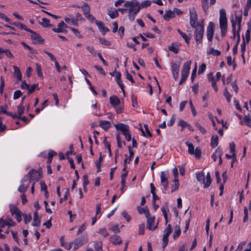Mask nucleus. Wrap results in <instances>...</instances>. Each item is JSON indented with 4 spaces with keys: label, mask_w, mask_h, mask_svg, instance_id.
Instances as JSON below:
<instances>
[{
    "label": "nucleus",
    "mask_w": 251,
    "mask_h": 251,
    "mask_svg": "<svg viewBox=\"0 0 251 251\" xmlns=\"http://www.w3.org/2000/svg\"><path fill=\"white\" fill-rule=\"evenodd\" d=\"M125 7L128 8V18L130 21H134L136 15L140 10V2L137 0L126 1L124 4Z\"/></svg>",
    "instance_id": "nucleus-1"
},
{
    "label": "nucleus",
    "mask_w": 251,
    "mask_h": 251,
    "mask_svg": "<svg viewBox=\"0 0 251 251\" xmlns=\"http://www.w3.org/2000/svg\"><path fill=\"white\" fill-rule=\"evenodd\" d=\"M219 24L221 36L224 37L226 36L227 30V19L226 11L223 8L220 10Z\"/></svg>",
    "instance_id": "nucleus-2"
},
{
    "label": "nucleus",
    "mask_w": 251,
    "mask_h": 251,
    "mask_svg": "<svg viewBox=\"0 0 251 251\" xmlns=\"http://www.w3.org/2000/svg\"><path fill=\"white\" fill-rule=\"evenodd\" d=\"M191 64V61H187L183 64L181 72V77L180 81L179 83V85L181 84L183 82H185L187 79L189 74Z\"/></svg>",
    "instance_id": "nucleus-3"
},
{
    "label": "nucleus",
    "mask_w": 251,
    "mask_h": 251,
    "mask_svg": "<svg viewBox=\"0 0 251 251\" xmlns=\"http://www.w3.org/2000/svg\"><path fill=\"white\" fill-rule=\"evenodd\" d=\"M41 177V174L38 171L33 169L30 171L28 174L24 176V178L28 182L29 181V179H30L33 181V182H35V183L38 181Z\"/></svg>",
    "instance_id": "nucleus-4"
},
{
    "label": "nucleus",
    "mask_w": 251,
    "mask_h": 251,
    "mask_svg": "<svg viewBox=\"0 0 251 251\" xmlns=\"http://www.w3.org/2000/svg\"><path fill=\"white\" fill-rule=\"evenodd\" d=\"M190 14V24L193 28H196L201 25L198 23V16L194 8L189 9Z\"/></svg>",
    "instance_id": "nucleus-5"
},
{
    "label": "nucleus",
    "mask_w": 251,
    "mask_h": 251,
    "mask_svg": "<svg viewBox=\"0 0 251 251\" xmlns=\"http://www.w3.org/2000/svg\"><path fill=\"white\" fill-rule=\"evenodd\" d=\"M185 144L188 147V151L189 154L194 155L195 157L197 159H199L201 157V151L199 148L197 147L195 150L193 145L188 141H186Z\"/></svg>",
    "instance_id": "nucleus-6"
},
{
    "label": "nucleus",
    "mask_w": 251,
    "mask_h": 251,
    "mask_svg": "<svg viewBox=\"0 0 251 251\" xmlns=\"http://www.w3.org/2000/svg\"><path fill=\"white\" fill-rule=\"evenodd\" d=\"M195 38L197 44H200L202 42L204 32V27L203 25H200L197 27L195 28Z\"/></svg>",
    "instance_id": "nucleus-7"
},
{
    "label": "nucleus",
    "mask_w": 251,
    "mask_h": 251,
    "mask_svg": "<svg viewBox=\"0 0 251 251\" xmlns=\"http://www.w3.org/2000/svg\"><path fill=\"white\" fill-rule=\"evenodd\" d=\"M169 174L168 172H161L160 174L161 182L165 190H166L169 185L168 178Z\"/></svg>",
    "instance_id": "nucleus-8"
},
{
    "label": "nucleus",
    "mask_w": 251,
    "mask_h": 251,
    "mask_svg": "<svg viewBox=\"0 0 251 251\" xmlns=\"http://www.w3.org/2000/svg\"><path fill=\"white\" fill-rule=\"evenodd\" d=\"M223 154V152L222 150L220 147L218 148L212 154L211 157L213 159V161L216 162L218 158H219V165H221L222 164V155Z\"/></svg>",
    "instance_id": "nucleus-9"
},
{
    "label": "nucleus",
    "mask_w": 251,
    "mask_h": 251,
    "mask_svg": "<svg viewBox=\"0 0 251 251\" xmlns=\"http://www.w3.org/2000/svg\"><path fill=\"white\" fill-rule=\"evenodd\" d=\"M215 24L213 22H210L207 28L206 34L207 39L209 41H211L213 38Z\"/></svg>",
    "instance_id": "nucleus-10"
},
{
    "label": "nucleus",
    "mask_w": 251,
    "mask_h": 251,
    "mask_svg": "<svg viewBox=\"0 0 251 251\" xmlns=\"http://www.w3.org/2000/svg\"><path fill=\"white\" fill-rule=\"evenodd\" d=\"M66 28H68V25L63 21H62L58 24L57 27L53 28L52 30L56 33H64L67 32Z\"/></svg>",
    "instance_id": "nucleus-11"
},
{
    "label": "nucleus",
    "mask_w": 251,
    "mask_h": 251,
    "mask_svg": "<svg viewBox=\"0 0 251 251\" xmlns=\"http://www.w3.org/2000/svg\"><path fill=\"white\" fill-rule=\"evenodd\" d=\"M180 68V64L172 63H171V70L174 78L176 80L178 77V73Z\"/></svg>",
    "instance_id": "nucleus-12"
},
{
    "label": "nucleus",
    "mask_w": 251,
    "mask_h": 251,
    "mask_svg": "<svg viewBox=\"0 0 251 251\" xmlns=\"http://www.w3.org/2000/svg\"><path fill=\"white\" fill-rule=\"evenodd\" d=\"M32 34L31 35V39L34 44H42L44 42V40L41 38L40 35L36 33L35 32L32 30V32H30Z\"/></svg>",
    "instance_id": "nucleus-13"
},
{
    "label": "nucleus",
    "mask_w": 251,
    "mask_h": 251,
    "mask_svg": "<svg viewBox=\"0 0 251 251\" xmlns=\"http://www.w3.org/2000/svg\"><path fill=\"white\" fill-rule=\"evenodd\" d=\"M115 127L117 130L121 131L123 135L126 134L129 131V126L122 123L115 125Z\"/></svg>",
    "instance_id": "nucleus-14"
},
{
    "label": "nucleus",
    "mask_w": 251,
    "mask_h": 251,
    "mask_svg": "<svg viewBox=\"0 0 251 251\" xmlns=\"http://www.w3.org/2000/svg\"><path fill=\"white\" fill-rule=\"evenodd\" d=\"M88 240L85 238H82L81 239H76L74 243V250H76L80 247L82 246L84 244L87 243Z\"/></svg>",
    "instance_id": "nucleus-15"
},
{
    "label": "nucleus",
    "mask_w": 251,
    "mask_h": 251,
    "mask_svg": "<svg viewBox=\"0 0 251 251\" xmlns=\"http://www.w3.org/2000/svg\"><path fill=\"white\" fill-rule=\"evenodd\" d=\"M147 219V228L149 230H154L157 227V225L154 226L155 222L154 217L148 216Z\"/></svg>",
    "instance_id": "nucleus-16"
},
{
    "label": "nucleus",
    "mask_w": 251,
    "mask_h": 251,
    "mask_svg": "<svg viewBox=\"0 0 251 251\" xmlns=\"http://www.w3.org/2000/svg\"><path fill=\"white\" fill-rule=\"evenodd\" d=\"M241 22H242V16H237L235 15V19H232L231 20V23L232 25V23L235 25V29H236V25H238V29L237 31L240 32L241 29Z\"/></svg>",
    "instance_id": "nucleus-17"
},
{
    "label": "nucleus",
    "mask_w": 251,
    "mask_h": 251,
    "mask_svg": "<svg viewBox=\"0 0 251 251\" xmlns=\"http://www.w3.org/2000/svg\"><path fill=\"white\" fill-rule=\"evenodd\" d=\"M64 20L66 23L69 25L78 26V23L76 22V20L75 19V17L72 15H68L64 18Z\"/></svg>",
    "instance_id": "nucleus-18"
},
{
    "label": "nucleus",
    "mask_w": 251,
    "mask_h": 251,
    "mask_svg": "<svg viewBox=\"0 0 251 251\" xmlns=\"http://www.w3.org/2000/svg\"><path fill=\"white\" fill-rule=\"evenodd\" d=\"M28 181L24 177L21 181V184L18 188V191L20 193H24L26 191L28 186Z\"/></svg>",
    "instance_id": "nucleus-19"
},
{
    "label": "nucleus",
    "mask_w": 251,
    "mask_h": 251,
    "mask_svg": "<svg viewBox=\"0 0 251 251\" xmlns=\"http://www.w3.org/2000/svg\"><path fill=\"white\" fill-rule=\"evenodd\" d=\"M110 241L114 245H120L122 243V240L121 237L119 235L111 236L109 238Z\"/></svg>",
    "instance_id": "nucleus-20"
},
{
    "label": "nucleus",
    "mask_w": 251,
    "mask_h": 251,
    "mask_svg": "<svg viewBox=\"0 0 251 251\" xmlns=\"http://www.w3.org/2000/svg\"><path fill=\"white\" fill-rule=\"evenodd\" d=\"M180 44L179 43H173L169 47V50L175 54L178 53L179 50Z\"/></svg>",
    "instance_id": "nucleus-21"
},
{
    "label": "nucleus",
    "mask_w": 251,
    "mask_h": 251,
    "mask_svg": "<svg viewBox=\"0 0 251 251\" xmlns=\"http://www.w3.org/2000/svg\"><path fill=\"white\" fill-rule=\"evenodd\" d=\"M97 25L98 26L100 31L104 35L105 33L107 32H108L109 31V29L104 26L102 22L100 21H98L96 22Z\"/></svg>",
    "instance_id": "nucleus-22"
},
{
    "label": "nucleus",
    "mask_w": 251,
    "mask_h": 251,
    "mask_svg": "<svg viewBox=\"0 0 251 251\" xmlns=\"http://www.w3.org/2000/svg\"><path fill=\"white\" fill-rule=\"evenodd\" d=\"M13 69L14 71V75L16 77L18 81H21L22 75L20 70L17 66H13Z\"/></svg>",
    "instance_id": "nucleus-23"
},
{
    "label": "nucleus",
    "mask_w": 251,
    "mask_h": 251,
    "mask_svg": "<svg viewBox=\"0 0 251 251\" xmlns=\"http://www.w3.org/2000/svg\"><path fill=\"white\" fill-rule=\"evenodd\" d=\"M39 24L44 27H52L53 25L50 24V21L49 19L44 18L42 19L41 22H39Z\"/></svg>",
    "instance_id": "nucleus-24"
},
{
    "label": "nucleus",
    "mask_w": 251,
    "mask_h": 251,
    "mask_svg": "<svg viewBox=\"0 0 251 251\" xmlns=\"http://www.w3.org/2000/svg\"><path fill=\"white\" fill-rule=\"evenodd\" d=\"M7 107V105L1 106L0 109H1V112L5 114H6L8 116L12 117L13 119H16V118L17 117V115H16V114H13L11 112L7 111H6Z\"/></svg>",
    "instance_id": "nucleus-25"
},
{
    "label": "nucleus",
    "mask_w": 251,
    "mask_h": 251,
    "mask_svg": "<svg viewBox=\"0 0 251 251\" xmlns=\"http://www.w3.org/2000/svg\"><path fill=\"white\" fill-rule=\"evenodd\" d=\"M109 101L113 106H117L120 103V100L118 97L113 96L110 97Z\"/></svg>",
    "instance_id": "nucleus-26"
},
{
    "label": "nucleus",
    "mask_w": 251,
    "mask_h": 251,
    "mask_svg": "<svg viewBox=\"0 0 251 251\" xmlns=\"http://www.w3.org/2000/svg\"><path fill=\"white\" fill-rule=\"evenodd\" d=\"M40 224V220L37 211L34 212L33 221L32 224L33 226H38Z\"/></svg>",
    "instance_id": "nucleus-27"
},
{
    "label": "nucleus",
    "mask_w": 251,
    "mask_h": 251,
    "mask_svg": "<svg viewBox=\"0 0 251 251\" xmlns=\"http://www.w3.org/2000/svg\"><path fill=\"white\" fill-rule=\"evenodd\" d=\"M100 126L104 130H106L111 127V124L109 122L107 121H100Z\"/></svg>",
    "instance_id": "nucleus-28"
},
{
    "label": "nucleus",
    "mask_w": 251,
    "mask_h": 251,
    "mask_svg": "<svg viewBox=\"0 0 251 251\" xmlns=\"http://www.w3.org/2000/svg\"><path fill=\"white\" fill-rule=\"evenodd\" d=\"M137 210L140 214H144L146 218L150 216L149 209L147 207H138Z\"/></svg>",
    "instance_id": "nucleus-29"
},
{
    "label": "nucleus",
    "mask_w": 251,
    "mask_h": 251,
    "mask_svg": "<svg viewBox=\"0 0 251 251\" xmlns=\"http://www.w3.org/2000/svg\"><path fill=\"white\" fill-rule=\"evenodd\" d=\"M12 25H14L15 26L22 29H23L25 31H26L28 32H32V30L27 28L26 27V26L24 25L23 24L21 23H19V22H18V23H14L13 24H12Z\"/></svg>",
    "instance_id": "nucleus-30"
},
{
    "label": "nucleus",
    "mask_w": 251,
    "mask_h": 251,
    "mask_svg": "<svg viewBox=\"0 0 251 251\" xmlns=\"http://www.w3.org/2000/svg\"><path fill=\"white\" fill-rule=\"evenodd\" d=\"M219 143L218 137L217 135H213L211 138V146L213 148H216Z\"/></svg>",
    "instance_id": "nucleus-31"
},
{
    "label": "nucleus",
    "mask_w": 251,
    "mask_h": 251,
    "mask_svg": "<svg viewBox=\"0 0 251 251\" xmlns=\"http://www.w3.org/2000/svg\"><path fill=\"white\" fill-rule=\"evenodd\" d=\"M196 178L198 181L205 184V176L203 173H198L196 174Z\"/></svg>",
    "instance_id": "nucleus-32"
},
{
    "label": "nucleus",
    "mask_w": 251,
    "mask_h": 251,
    "mask_svg": "<svg viewBox=\"0 0 251 251\" xmlns=\"http://www.w3.org/2000/svg\"><path fill=\"white\" fill-rule=\"evenodd\" d=\"M177 32L181 35V36L183 38V39L185 41L186 43L187 44H189L191 35H187L185 33L181 31L180 29L177 30Z\"/></svg>",
    "instance_id": "nucleus-33"
},
{
    "label": "nucleus",
    "mask_w": 251,
    "mask_h": 251,
    "mask_svg": "<svg viewBox=\"0 0 251 251\" xmlns=\"http://www.w3.org/2000/svg\"><path fill=\"white\" fill-rule=\"evenodd\" d=\"M181 233L180 227L178 225H176L175 227L174 232L173 235V238L176 239L177 238Z\"/></svg>",
    "instance_id": "nucleus-34"
},
{
    "label": "nucleus",
    "mask_w": 251,
    "mask_h": 251,
    "mask_svg": "<svg viewBox=\"0 0 251 251\" xmlns=\"http://www.w3.org/2000/svg\"><path fill=\"white\" fill-rule=\"evenodd\" d=\"M25 111V107L22 103H20L19 105L17 106V117L16 118H20L22 115L24 113Z\"/></svg>",
    "instance_id": "nucleus-35"
},
{
    "label": "nucleus",
    "mask_w": 251,
    "mask_h": 251,
    "mask_svg": "<svg viewBox=\"0 0 251 251\" xmlns=\"http://www.w3.org/2000/svg\"><path fill=\"white\" fill-rule=\"evenodd\" d=\"M174 17H175L174 12L172 11L171 10L166 11L164 15V19L167 21H169L170 19Z\"/></svg>",
    "instance_id": "nucleus-36"
},
{
    "label": "nucleus",
    "mask_w": 251,
    "mask_h": 251,
    "mask_svg": "<svg viewBox=\"0 0 251 251\" xmlns=\"http://www.w3.org/2000/svg\"><path fill=\"white\" fill-rule=\"evenodd\" d=\"M10 211L11 212L12 216H14V214L18 213L20 211L19 208L13 204H11L9 206Z\"/></svg>",
    "instance_id": "nucleus-37"
},
{
    "label": "nucleus",
    "mask_w": 251,
    "mask_h": 251,
    "mask_svg": "<svg viewBox=\"0 0 251 251\" xmlns=\"http://www.w3.org/2000/svg\"><path fill=\"white\" fill-rule=\"evenodd\" d=\"M205 179V184L204 185L203 187L204 188H208L211 183V179L210 177V175L209 173H208L206 175Z\"/></svg>",
    "instance_id": "nucleus-38"
},
{
    "label": "nucleus",
    "mask_w": 251,
    "mask_h": 251,
    "mask_svg": "<svg viewBox=\"0 0 251 251\" xmlns=\"http://www.w3.org/2000/svg\"><path fill=\"white\" fill-rule=\"evenodd\" d=\"M81 8L85 16L90 13V7L87 3H84Z\"/></svg>",
    "instance_id": "nucleus-39"
},
{
    "label": "nucleus",
    "mask_w": 251,
    "mask_h": 251,
    "mask_svg": "<svg viewBox=\"0 0 251 251\" xmlns=\"http://www.w3.org/2000/svg\"><path fill=\"white\" fill-rule=\"evenodd\" d=\"M172 226L170 224H169L167 227L165 228V229L164 231L163 236L166 237H169V236L172 232Z\"/></svg>",
    "instance_id": "nucleus-40"
},
{
    "label": "nucleus",
    "mask_w": 251,
    "mask_h": 251,
    "mask_svg": "<svg viewBox=\"0 0 251 251\" xmlns=\"http://www.w3.org/2000/svg\"><path fill=\"white\" fill-rule=\"evenodd\" d=\"M151 0L143 1L141 3H140V9L149 7V6L151 5Z\"/></svg>",
    "instance_id": "nucleus-41"
},
{
    "label": "nucleus",
    "mask_w": 251,
    "mask_h": 251,
    "mask_svg": "<svg viewBox=\"0 0 251 251\" xmlns=\"http://www.w3.org/2000/svg\"><path fill=\"white\" fill-rule=\"evenodd\" d=\"M68 28L73 32V33L78 38H81L83 37L82 35L80 34L79 31L74 27H68Z\"/></svg>",
    "instance_id": "nucleus-42"
},
{
    "label": "nucleus",
    "mask_w": 251,
    "mask_h": 251,
    "mask_svg": "<svg viewBox=\"0 0 251 251\" xmlns=\"http://www.w3.org/2000/svg\"><path fill=\"white\" fill-rule=\"evenodd\" d=\"M108 15L112 19L117 18L119 16L118 10L109 11Z\"/></svg>",
    "instance_id": "nucleus-43"
},
{
    "label": "nucleus",
    "mask_w": 251,
    "mask_h": 251,
    "mask_svg": "<svg viewBox=\"0 0 251 251\" xmlns=\"http://www.w3.org/2000/svg\"><path fill=\"white\" fill-rule=\"evenodd\" d=\"M102 242H98L97 241L94 242V246L96 251H100L102 249Z\"/></svg>",
    "instance_id": "nucleus-44"
},
{
    "label": "nucleus",
    "mask_w": 251,
    "mask_h": 251,
    "mask_svg": "<svg viewBox=\"0 0 251 251\" xmlns=\"http://www.w3.org/2000/svg\"><path fill=\"white\" fill-rule=\"evenodd\" d=\"M195 125L201 133L204 134L206 133V131L205 129L198 122H195Z\"/></svg>",
    "instance_id": "nucleus-45"
},
{
    "label": "nucleus",
    "mask_w": 251,
    "mask_h": 251,
    "mask_svg": "<svg viewBox=\"0 0 251 251\" xmlns=\"http://www.w3.org/2000/svg\"><path fill=\"white\" fill-rule=\"evenodd\" d=\"M224 95L226 97L228 102H230L232 95L228 91L227 88H226L224 92Z\"/></svg>",
    "instance_id": "nucleus-46"
},
{
    "label": "nucleus",
    "mask_w": 251,
    "mask_h": 251,
    "mask_svg": "<svg viewBox=\"0 0 251 251\" xmlns=\"http://www.w3.org/2000/svg\"><path fill=\"white\" fill-rule=\"evenodd\" d=\"M98 232L103 236L104 237H106L109 235L107 229L105 228H100Z\"/></svg>",
    "instance_id": "nucleus-47"
},
{
    "label": "nucleus",
    "mask_w": 251,
    "mask_h": 251,
    "mask_svg": "<svg viewBox=\"0 0 251 251\" xmlns=\"http://www.w3.org/2000/svg\"><path fill=\"white\" fill-rule=\"evenodd\" d=\"M23 216L24 219L25 223V224H27L28 223L30 222L31 221L32 217L30 214H23Z\"/></svg>",
    "instance_id": "nucleus-48"
},
{
    "label": "nucleus",
    "mask_w": 251,
    "mask_h": 251,
    "mask_svg": "<svg viewBox=\"0 0 251 251\" xmlns=\"http://www.w3.org/2000/svg\"><path fill=\"white\" fill-rule=\"evenodd\" d=\"M85 17L91 23H95L96 24V22L98 21L96 19V18L90 13L85 16Z\"/></svg>",
    "instance_id": "nucleus-49"
},
{
    "label": "nucleus",
    "mask_w": 251,
    "mask_h": 251,
    "mask_svg": "<svg viewBox=\"0 0 251 251\" xmlns=\"http://www.w3.org/2000/svg\"><path fill=\"white\" fill-rule=\"evenodd\" d=\"M208 53L212 54L214 56H218L221 54V52L219 50H215L213 48H211L209 52Z\"/></svg>",
    "instance_id": "nucleus-50"
},
{
    "label": "nucleus",
    "mask_w": 251,
    "mask_h": 251,
    "mask_svg": "<svg viewBox=\"0 0 251 251\" xmlns=\"http://www.w3.org/2000/svg\"><path fill=\"white\" fill-rule=\"evenodd\" d=\"M174 183V185L172 186V192L177 190L179 186V181L177 178H175Z\"/></svg>",
    "instance_id": "nucleus-51"
},
{
    "label": "nucleus",
    "mask_w": 251,
    "mask_h": 251,
    "mask_svg": "<svg viewBox=\"0 0 251 251\" xmlns=\"http://www.w3.org/2000/svg\"><path fill=\"white\" fill-rule=\"evenodd\" d=\"M7 226H8V227L13 226L15 225V222L10 218H6L5 219Z\"/></svg>",
    "instance_id": "nucleus-52"
},
{
    "label": "nucleus",
    "mask_w": 251,
    "mask_h": 251,
    "mask_svg": "<svg viewBox=\"0 0 251 251\" xmlns=\"http://www.w3.org/2000/svg\"><path fill=\"white\" fill-rule=\"evenodd\" d=\"M109 230L113 231L115 233H118L120 232V229L118 225H114L111 226L109 228Z\"/></svg>",
    "instance_id": "nucleus-53"
},
{
    "label": "nucleus",
    "mask_w": 251,
    "mask_h": 251,
    "mask_svg": "<svg viewBox=\"0 0 251 251\" xmlns=\"http://www.w3.org/2000/svg\"><path fill=\"white\" fill-rule=\"evenodd\" d=\"M83 179V187H84V190L85 191H86V185H87L89 184V180H88L87 175H84Z\"/></svg>",
    "instance_id": "nucleus-54"
},
{
    "label": "nucleus",
    "mask_w": 251,
    "mask_h": 251,
    "mask_svg": "<svg viewBox=\"0 0 251 251\" xmlns=\"http://www.w3.org/2000/svg\"><path fill=\"white\" fill-rule=\"evenodd\" d=\"M111 75L114 76L116 81L121 79V74L119 71H115L113 74L110 73Z\"/></svg>",
    "instance_id": "nucleus-55"
},
{
    "label": "nucleus",
    "mask_w": 251,
    "mask_h": 251,
    "mask_svg": "<svg viewBox=\"0 0 251 251\" xmlns=\"http://www.w3.org/2000/svg\"><path fill=\"white\" fill-rule=\"evenodd\" d=\"M99 41H100V42L101 44H102V45H103L104 46H110L111 45L110 42L109 41L106 40L104 38H100L99 39Z\"/></svg>",
    "instance_id": "nucleus-56"
},
{
    "label": "nucleus",
    "mask_w": 251,
    "mask_h": 251,
    "mask_svg": "<svg viewBox=\"0 0 251 251\" xmlns=\"http://www.w3.org/2000/svg\"><path fill=\"white\" fill-rule=\"evenodd\" d=\"M76 22L78 23V21H84L85 19L79 13H76L75 17Z\"/></svg>",
    "instance_id": "nucleus-57"
},
{
    "label": "nucleus",
    "mask_w": 251,
    "mask_h": 251,
    "mask_svg": "<svg viewBox=\"0 0 251 251\" xmlns=\"http://www.w3.org/2000/svg\"><path fill=\"white\" fill-rule=\"evenodd\" d=\"M23 215L21 211H20L17 213L14 214V217L16 219L18 222H20L22 220V216Z\"/></svg>",
    "instance_id": "nucleus-58"
},
{
    "label": "nucleus",
    "mask_w": 251,
    "mask_h": 251,
    "mask_svg": "<svg viewBox=\"0 0 251 251\" xmlns=\"http://www.w3.org/2000/svg\"><path fill=\"white\" fill-rule=\"evenodd\" d=\"M22 95V92L20 90H17L14 92L13 99L17 100L19 99Z\"/></svg>",
    "instance_id": "nucleus-59"
},
{
    "label": "nucleus",
    "mask_w": 251,
    "mask_h": 251,
    "mask_svg": "<svg viewBox=\"0 0 251 251\" xmlns=\"http://www.w3.org/2000/svg\"><path fill=\"white\" fill-rule=\"evenodd\" d=\"M36 69L38 76L40 77H43L41 67L38 64H36Z\"/></svg>",
    "instance_id": "nucleus-60"
},
{
    "label": "nucleus",
    "mask_w": 251,
    "mask_h": 251,
    "mask_svg": "<svg viewBox=\"0 0 251 251\" xmlns=\"http://www.w3.org/2000/svg\"><path fill=\"white\" fill-rule=\"evenodd\" d=\"M22 44L23 45V46H24V47L25 48L27 49L28 50V51L30 53H35V51L30 46H29L28 45L26 44L25 43L22 42Z\"/></svg>",
    "instance_id": "nucleus-61"
},
{
    "label": "nucleus",
    "mask_w": 251,
    "mask_h": 251,
    "mask_svg": "<svg viewBox=\"0 0 251 251\" xmlns=\"http://www.w3.org/2000/svg\"><path fill=\"white\" fill-rule=\"evenodd\" d=\"M38 86V84L37 83L34 84L31 86L29 85V89L28 90V94L32 93Z\"/></svg>",
    "instance_id": "nucleus-62"
},
{
    "label": "nucleus",
    "mask_w": 251,
    "mask_h": 251,
    "mask_svg": "<svg viewBox=\"0 0 251 251\" xmlns=\"http://www.w3.org/2000/svg\"><path fill=\"white\" fill-rule=\"evenodd\" d=\"M86 49L93 56H95L96 55V53L95 51L94 48L93 46H87L86 47Z\"/></svg>",
    "instance_id": "nucleus-63"
},
{
    "label": "nucleus",
    "mask_w": 251,
    "mask_h": 251,
    "mask_svg": "<svg viewBox=\"0 0 251 251\" xmlns=\"http://www.w3.org/2000/svg\"><path fill=\"white\" fill-rule=\"evenodd\" d=\"M245 122L248 126L251 127V119L250 117L246 116L245 117Z\"/></svg>",
    "instance_id": "nucleus-64"
}]
</instances>
